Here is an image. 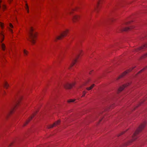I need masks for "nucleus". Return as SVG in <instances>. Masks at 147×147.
Here are the masks:
<instances>
[{"mask_svg": "<svg viewBox=\"0 0 147 147\" xmlns=\"http://www.w3.org/2000/svg\"><path fill=\"white\" fill-rule=\"evenodd\" d=\"M146 123V121H145L139 126V127L134 133L132 136V139L125 143V146H127L130 145L132 143L138 138V134L140 133L144 129Z\"/></svg>", "mask_w": 147, "mask_h": 147, "instance_id": "obj_1", "label": "nucleus"}, {"mask_svg": "<svg viewBox=\"0 0 147 147\" xmlns=\"http://www.w3.org/2000/svg\"><path fill=\"white\" fill-rule=\"evenodd\" d=\"M38 36V33L34 31L33 27H31L29 31L28 34V40L31 42L32 44H35Z\"/></svg>", "mask_w": 147, "mask_h": 147, "instance_id": "obj_2", "label": "nucleus"}, {"mask_svg": "<svg viewBox=\"0 0 147 147\" xmlns=\"http://www.w3.org/2000/svg\"><path fill=\"white\" fill-rule=\"evenodd\" d=\"M69 32L68 29H66L63 31L60 35L57 36L54 39V41L57 42L58 40H61L63 38L66 37Z\"/></svg>", "mask_w": 147, "mask_h": 147, "instance_id": "obj_3", "label": "nucleus"}, {"mask_svg": "<svg viewBox=\"0 0 147 147\" xmlns=\"http://www.w3.org/2000/svg\"><path fill=\"white\" fill-rule=\"evenodd\" d=\"M136 66L133 67L132 68H130L128 69H127L125 71L122 73L121 75H120L117 78V80H118L119 79L123 78L127 74L131 72L134 69Z\"/></svg>", "mask_w": 147, "mask_h": 147, "instance_id": "obj_4", "label": "nucleus"}, {"mask_svg": "<svg viewBox=\"0 0 147 147\" xmlns=\"http://www.w3.org/2000/svg\"><path fill=\"white\" fill-rule=\"evenodd\" d=\"M83 54L82 51H80L79 54L76 57V58L73 60L72 63L70 65L69 67V69H70L74 65L76 64L80 56H82Z\"/></svg>", "mask_w": 147, "mask_h": 147, "instance_id": "obj_5", "label": "nucleus"}, {"mask_svg": "<svg viewBox=\"0 0 147 147\" xmlns=\"http://www.w3.org/2000/svg\"><path fill=\"white\" fill-rule=\"evenodd\" d=\"M146 48H147V43H145L142 45L141 46L134 49L133 51L138 52L140 51H144V50Z\"/></svg>", "mask_w": 147, "mask_h": 147, "instance_id": "obj_6", "label": "nucleus"}, {"mask_svg": "<svg viewBox=\"0 0 147 147\" xmlns=\"http://www.w3.org/2000/svg\"><path fill=\"white\" fill-rule=\"evenodd\" d=\"M22 99V97H21L18 100V102H17L16 105L10 111L9 113L7 115V117H8L10 115L13 113L14 112L15 109L19 105V104L20 103L21 101V100Z\"/></svg>", "mask_w": 147, "mask_h": 147, "instance_id": "obj_7", "label": "nucleus"}, {"mask_svg": "<svg viewBox=\"0 0 147 147\" xmlns=\"http://www.w3.org/2000/svg\"><path fill=\"white\" fill-rule=\"evenodd\" d=\"M38 111H36L35 112L33 113L31 115L30 117H29L28 119H27L25 122L24 123L23 125V127H25L26 125L29 123L31 121L32 119L36 115Z\"/></svg>", "mask_w": 147, "mask_h": 147, "instance_id": "obj_8", "label": "nucleus"}, {"mask_svg": "<svg viewBox=\"0 0 147 147\" xmlns=\"http://www.w3.org/2000/svg\"><path fill=\"white\" fill-rule=\"evenodd\" d=\"M75 85V82L71 83H67L64 85V88L66 89H70L72 88Z\"/></svg>", "mask_w": 147, "mask_h": 147, "instance_id": "obj_9", "label": "nucleus"}, {"mask_svg": "<svg viewBox=\"0 0 147 147\" xmlns=\"http://www.w3.org/2000/svg\"><path fill=\"white\" fill-rule=\"evenodd\" d=\"M104 0H99L98 1L96 5L94 7L95 10L97 12H98L100 7V4H102Z\"/></svg>", "mask_w": 147, "mask_h": 147, "instance_id": "obj_10", "label": "nucleus"}, {"mask_svg": "<svg viewBox=\"0 0 147 147\" xmlns=\"http://www.w3.org/2000/svg\"><path fill=\"white\" fill-rule=\"evenodd\" d=\"M135 26H131L129 27H125L122 28L121 29V32L123 31H128L134 29L135 28Z\"/></svg>", "mask_w": 147, "mask_h": 147, "instance_id": "obj_11", "label": "nucleus"}, {"mask_svg": "<svg viewBox=\"0 0 147 147\" xmlns=\"http://www.w3.org/2000/svg\"><path fill=\"white\" fill-rule=\"evenodd\" d=\"M130 84V83H127L120 86L118 90V93L122 91L124 88L129 86Z\"/></svg>", "mask_w": 147, "mask_h": 147, "instance_id": "obj_12", "label": "nucleus"}, {"mask_svg": "<svg viewBox=\"0 0 147 147\" xmlns=\"http://www.w3.org/2000/svg\"><path fill=\"white\" fill-rule=\"evenodd\" d=\"M80 18V16L78 15H76L73 16L72 18L73 22L74 23L77 22Z\"/></svg>", "mask_w": 147, "mask_h": 147, "instance_id": "obj_13", "label": "nucleus"}, {"mask_svg": "<svg viewBox=\"0 0 147 147\" xmlns=\"http://www.w3.org/2000/svg\"><path fill=\"white\" fill-rule=\"evenodd\" d=\"M147 69V66H146L144 68H143L141 70L139 71H138L136 75L135 76H136L144 72L145 70H146Z\"/></svg>", "mask_w": 147, "mask_h": 147, "instance_id": "obj_14", "label": "nucleus"}, {"mask_svg": "<svg viewBox=\"0 0 147 147\" xmlns=\"http://www.w3.org/2000/svg\"><path fill=\"white\" fill-rule=\"evenodd\" d=\"M147 57V53L145 54H144L142 56H141L139 60H141L144 59H145Z\"/></svg>", "mask_w": 147, "mask_h": 147, "instance_id": "obj_15", "label": "nucleus"}, {"mask_svg": "<svg viewBox=\"0 0 147 147\" xmlns=\"http://www.w3.org/2000/svg\"><path fill=\"white\" fill-rule=\"evenodd\" d=\"M61 121L60 120H58L57 121H55L53 124L55 126V127L57 125H59L60 124Z\"/></svg>", "mask_w": 147, "mask_h": 147, "instance_id": "obj_16", "label": "nucleus"}, {"mask_svg": "<svg viewBox=\"0 0 147 147\" xmlns=\"http://www.w3.org/2000/svg\"><path fill=\"white\" fill-rule=\"evenodd\" d=\"M95 86V85L94 84H93L90 87L87 88L86 89L88 90H90L92 89Z\"/></svg>", "mask_w": 147, "mask_h": 147, "instance_id": "obj_17", "label": "nucleus"}, {"mask_svg": "<svg viewBox=\"0 0 147 147\" xmlns=\"http://www.w3.org/2000/svg\"><path fill=\"white\" fill-rule=\"evenodd\" d=\"M9 86V84L7 82H5L4 84V87L6 89H7Z\"/></svg>", "mask_w": 147, "mask_h": 147, "instance_id": "obj_18", "label": "nucleus"}, {"mask_svg": "<svg viewBox=\"0 0 147 147\" xmlns=\"http://www.w3.org/2000/svg\"><path fill=\"white\" fill-rule=\"evenodd\" d=\"M127 131V130H125V131H122V132H121L119 134L117 135V136L119 137V136L122 135L123 134H124L126 131Z\"/></svg>", "mask_w": 147, "mask_h": 147, "instance_id": "obj_19", "label": "nucleus"}, {"mask_svg": "<svg viewBox=\"0 0 147 147\" xmlns=\"http://www.w3.org/2000/svg\"><path fill=\"white\" fill-rule=\"evenodd\" d=\"M25 8L26 9V10H27V12L28 13H29V7L28 5V4L26 3V4Z\"/></svg>", "mask_w": 147, "mask_h": 147, "instance_id": "obj_20", "label": "nucleus"}, {"mask_svg": "<svg viewBox=\"0 0 147 147\" xmlns=\"http://www.w3.org/2000/svg\"><path fill=\"white\" fill-rule=\"evenodd\" d=\"M1 48L2 50L4 51L5 50V46L4 43H2L1 45Z\"/></svg>", "mask_w": 147, "mask_h": 147, "instance_id": "obj_21", "label": "nucleus"}, {"mask_svg": "<svg viewBox=\"0 0 147 147\" xmlns=\"http://www.w3.org/2000/svg\"><path fill=\"white\" fill-rule=\"evenodd\" d=\"M24 56H26L28 55V52L26 50L24 49Z\"/></svg>", "mask_w": 147, "mask_h": 147, "instance_id": "obj_22", "label": "nucleus"}, {"mask_svg": "<svg viewBox=\"0 0 147 147\" xmlns=\"http://www.w3.org/2000/svg\"><path fill=\"white\" fill-rule=\"evenodd\" d=\"M55 127L54 124H53L52 125H50L47 126V128L48 129H50L53 128Z\"/></svg>", "mask_w": 147, "mask_h": 147, "instance_id": "obj_23", "label": "nucleus"}, {"mask_svg": "<svg viewBox=\"0 0 147 147\" xmlns=\"http://www.w3.org/2000/svg\"><path fill=\"white\" fill-rule=\"evenodd\" d=\"M0 34L2 36V40H1V42L2 43L4 40V36L3 35V34L2 32H1V33Z\"/></svg>", "mask_w": 147, "mask_h": 147, "instance_id": "obj_24", "label": "nucleus"}, {"mask_svg": "<svg viewBox=\"0 0 147 147\" xmlns=\"http://www.w3.org/2000/svg\"><path fill=\"white\" fill-rule=\"evenodd\" d=\"M1 61L3 63H5L6 61V60L5 59L4 57V56H3V57H2L1 58Z\"/></svg>", "mask_w": 147, "mask_h": 147, "instance_id": "obj_25", "label": "nucleus"}, {"mask_svg": "<svg viewBox=\"0 0 147 147\" xmlns=\"http://www.w3.org/2000/svg\"><path fill=\"white\" fill-rule=\"evenodd\" d=\"M75 100V99H69L68 100L67 102L69 103L73 102Z\"/></svg>", "mask_w": 147, "mask_h": 147, "instance_id": "obj_26", "label": "nucleus"}, {"mask_svg": "<svg viewBox=\"0 0 147 147\" xmlns=\"http://www.w3.org/2000/svg\"><path fill=\"white\" fill-rule=\"evenodd\" d=\"M0 25L1 29H3L4 28V24L0 22Z\"/></svg>", "mask_w": 147, "mask_h": 147, "instance_id": "obj_27", "label": "nucleus"}, {"mask_svg": "<svg viewBox=\"0 0 147 147\" xmlns=\"http://www.w3.org/2000/svg\"><path fill=\"white\" fill-rule=\"evenodd\" d=\"M115 106V104H113L110 106L109 109H113Z\"/></svg>", "mask_w": 147, "mask_h": 147, "instance_id": "obj_28", "label": "nucleus"}, {"mask_svg": "<svg viewBox=\"0 0 147 147\" xmlns=\"http://www.w3.org/2000/svg\"><path fill=\"white\" fill-rule=\"evenodd\" d=\"M87 92L85 91H84L82 93V96L81 97H83L85 96V94Z\"/></svg>", "mask_w": 147, "mask_h": 147, "instance_id": "obj_29", "label": "nucleus"}, {"mask_svg": "<svg viewBox=\"0 0 147 147\" xmlns=\"http://www.w3.org/2000/svg\"><path fill=\"white\" fill-rule=\"evenodd\" d=\"M143 102H141L136 107H135L134 108V110H135L138 107H139L141 105V104Z\"/></svg>", "mask_w": 147, "mask_h": 147, "instance_id": "obj_30", "label": "nucleus"}, {"mask_svg": "<svg viewBox=\"0 0 147 147\" xmlns=\"http://www.w3.org/2000/svg\"><path fill=\"white\" fill-rule=\"evenodd\" d=\"M80 8L79 7H76V8L73 9L74 11H77Z\"/></svg>", "mask_w": 147, "mask_h": 147, "instance_id": "obj_31", "label": "nucleus"}, {"mask_svg": "<svg viewBox=\"0 0 147 147\" xmlns=\"http://www.w3.org/2000/svg\"><path fill=\"white\" fill-rule=\"evenodd\" d=\"M133 22L132 21H130L126 22L125 23V24H126V25L129 24H130L131 22Z\"/></svg>", "mask_w": 147, "mask_h": 147, "instance_id": "obj_32", "label": "nucleus"}, {"mask_svg": "<svg viewBox=\"0 0 147 147\" xmlns=\"http://www.w3.org/2000/svg\"><path fill=\"white\" fill-rule=\"evenodd\" d=\"M9 27L11 28H13V25H12V24L11 23H10L9 24Z\"/></svg>", "mask_w": 147, "mask_h": 147, "instance_id": "obj_33", "label": "nucleus"}, {"mask_svg": "<svg viewBox=\"0 0 147 147\" xmlns=\"http://www.w3.org/2000/svg\"><path fill=\"white\" fill-rule=\"evenodd\" d=\"M6 8V6L5 5H3L2 6V8L3 10L5 9Z\"/></svg>", "mask_w": 147, "mask_h": 147, "instance_id": "obj_34", "label": "nucleus"}, {"mask_svg": "<svg viewBox=\"0 0 147 147\" xmlns=\"http://www.w3.org/2000/svg\"><path fill=\"white\" fill-rule=\"evenodd\" d=\"M90 79H88V80L86 82V83H88V82H89L90 81Z\"/></svg>", "mask_w": 147, "mask_h": 147, "instance_id": "obj_35", "label": "nucleus"}, {"mask_svg": "<svg viewBox=\"0 0 147 147\" xmlns=\"http://www.w3.org/2000/svg\"><path fill=\"white\" fill-rule=\"evenodd\" d=\"M103 117L100 120L99 122L98 123H100V122L102 121V120L103 119Z\"/></svg>", "mask_w": 147, "mask_h": 147, "instance_id": "obj_36", "label": "nucleus"}, {"mask_svg": "<svg viewBox=\"0 0 147 147\" xmlns=\"http://www.w3.org/2000/svg\"><path fill=\"white\" fill-rule=\"evenodd\" d=\"M13 1V0H9V3H11V2Z\"/></svg>", "mask_w": 147, "mask_h": 147, "instance_id": "obj_37", "label": "nucleus"}, {"mask_svg": "<svg viewBox=\"0 0 147 147\" xmlns=\"http://www.w3.org/2000/svg\"><path fill=\"white\" fill-rule=\"evenodd\" d=\"M9 30L11 33H13V30L12 29H10Z\"/></svg>", "mask_w": 147, "mask_h": 147, "instance_id": "obj_38", "label": "nucleus"}, {"mask_svg": "<svg viewBox=\"0 0 147 147\" xmlns=\"http://www.w3.org/2000/svg\"><path fill=\"white\" fill-rule=\"evenodd\" d=\"M93 71L92 70L91 71H90L89 72V74H91L92 72Z\"/></svg>", "mask_w": 147, "mask_h": 147, "instance_id": "obj_39", "label": "nucleus"}, {"mask_svg": "<svg viewBox=\"0 0 147 147\" xmlns=\"http://www.w3.org/2000/svg\"><path fill=\"white\" fill-rule=\"evenodd\" d=\"M2 2V1L1 0H0V4L1 3V2Z\"/></svg>", "mask_w": 147, "mask_h": 147, "instance_id": "obj_40", "label": "nucleus"}, {"mask_svg": "<svg viewBox=\"0 0 147 147\" xmlns=\"http://www.w3.org/2000/svg\"><path fill=\"white\" fill-rule=\"evenodd\" d=\"M12 143L11 144H10V146H11L12 145Z\"/></svg>", "mask_w": 147, "mask_h": 147, "instance_id": "obj_41", "label": "nucleus"}, {"mask_svg": "<svg viewBox=\"0 0 147 147\" xmlns=\"http://www.w3.org/2000/svg\"><path fill=\"white\" fill-rule=\"evenodd\" d=\"M66 12H67V10H66Z\"/></svg>", "mask_w": 147, "mask_h": 147, "instance_id": "obj_42", "label": "nucleus"}]
</instances>
